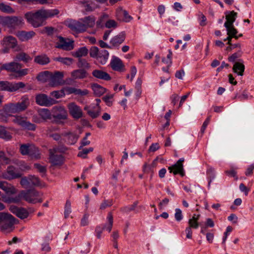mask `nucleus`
Wrapping results in <instances>:
<instances>
[{
    "mask_svg": "<svg viewBox=\"0 0 254 254\" xmlns=\"http://www.w3.org/2000/svg\"><path fill=\"white\" fill-rule=\"evenodd\" d=\"M237 16V13L234 11H227L226 12V21L224 23V26L232 25L235 22Z\"/></svg>",
    "mask_w": 254,
    "mask_h": 254,
    "instance_id": "obj_27",
    "label": "nucleus"
},
{
    "mask_svg": "<svg viewBox=\"0 0 254 254\" xmlns=\"http://www.w3.org/2000/svg\"><path fill=\"white\" fill-rule=\"evenodd\" d=\"M55 61L59 62L64 64L69 65L73 63V59L70 58L57 57L54 59Z\"/></svg>",
    "mask_w": 254,
    "mask_h": 254,
    "instance_id": "obj_39",
    "label": "nucleus"
},
{
    "mask_svg": "<svg viewBox=\"0 0 254 254\" xmlns=\"http://www.w3.org/2000/svg\"><path fill=\"white\" fill-rule=\"evenodd\" d=\"M77 65L79 68L89 69L90 67V64L86 60L81 58L78 59Z\"/></svg>",
    "mask_w": 254,
    "mask_h": 254,
    "instance_id": "obj_43",
    "label": "nucleus"
},
{
    "mask_svg": "<svg viewBox=\"0 0 254 254\" xmlns=\"http://www.w3.org/2000/svg\"><path fill=\"white\" fill-rule=\"evenodd\" d=\"M88 52V50L85 47H82L79 48L76 51L74 52L72 54L73 56L78 59L82 57L86 56Z\"/></svg>",
    "mask_w": 254,
    "mask_h": 254,
    "instance_id": "obj_35",
    "label": "nucleus"
},
{
    "mask_svg": "<svg viewBox=\"0 0 254 254\" xmlns=\"http://www.w3.org/2000/svg\"><path fill=\"white\" fill-rule=\"evenodd\" d=\"M15 59L16 61H22L25 63H28L32 60V58L24 52L17 54Z\"/></svg>",
    "mask_w": 254,
    "mask_h": 254,
    "instance_id": "obj_34",
    "label": "nucleus"
},
{
    "mask_svg": "<svg viewBox=\"0 0 254 254\" xmlns=\"http://www.w3.org/2000/svg\"><path fill=\"white\" fill-rule=\"evenodd\" d=\"M125 34L121 33L113 37L110 40V44L113 47H118L125 40Z\"/></svg>",
    "mask_w": 254,
    "mask_h": 254,
    "instance_id": "obj_22",
    "label": "nucleus"
},
{
    "mask_svg": "<svg viewBox=\"0 0 254 254\" xmlns=\"http://www.w3.org/2000/svg\"><path fill=\"white\" fill-rule=\"evenodd\" d=\"M59 41L56 44V47L64 50L69 51L73 48L72 42L67 41L62 37H59Z\"/></svg>",
    "mask_w": 254,
    "mask_h": 254,
    "instance_id": "obj_18",
    "label": "nucleus"
},
{
    "mask_svg": "<svg viewBox=\"0 0 254 254\" xmlns=\"http://www.w3.org/2000/svg\"><path fill=\"white\" fill-rule=\"evenodd\" d=\"M153 168L149 164L145 163L143 166V171L145 173H151V177H152L153 174Z\"/></svg>",
    "mask_w": 254,
    "mask_h": 254,
    "instance_id": "obj_57",
    "label": "nucleus"
},
{
    "mask_svg": "<svg viewBox=\"0 0 254 254\" xmlns=\"http://www.w3.org/2000/svg\"><path fill=\"white\" fill-rule=\"evenodd\" d=\"M109 55V54L108 51L102 50L99 51L98 57L96 58V59H97L102 64H104L107 62Z\"/></svg>",
    "mask_w": 254,
    "mask_h": 254,
    "instance_id": "obj_31",
    "label": "nucleus"
},
{
    "mask_svg": "<svg viewBox=\"0 0 254 254\" xmlns=\"http://www.w3.org/2000/svg\"><path fill=\"white\" fill-rule=\"evenodd\" d=\"M68 27L77 33H82L86 31L85 26L80 19L78 20H71L68 23Z\"/></svg>",
    "mask_w": 254,
    "mask_h": 254,
    "instance_id": "obj_17",
    "label": "nucleus"
},
{
    "mask_svg": "<svg viewBox=\"0 0 254 254\" xmlns=\"http://www.w3.org/2000/svg\"><path fill=\"white\" fill-rule=\"evenodd\" d=\"M66 150V148L63 145L55 146L52 149H50L49 153H64Z\"/></svg>",
    "mask_w": 254,
    "mask_h": 254,
    "instance_id": "obj_42",
    "label": "nucleus"
},
{
    "mask_svg": "<svg viewBox=\"0 0 254 254\" xmlns=\"http://www.w3.org/2000/svg\"><path fill=\"white\" fill-rule=\"evenodd\" d=\"M22 65L16 62H11L3 64L0 68V70L5 69L8 71L16 73V77H21L28 74V69H21Z\"/></svg>",
    "mask_w": 254,
    "mask_h": 254,
    "instance_id": "obj_5",
    "label": "nucleus"
},
{
    "mask_svg": "<svg viewBox=\"0 0 254 254\" xmlns=\"http://www.w3.org/2000/svg\"><path fill=\"white\" fill-rule=\"evenodd\" d=\"M245 68V67L243 64L239 62H236L233 65V70L238 75L242 76L244 74Z\"/></svg>",
    "mask_w": 254,
    "mask_h": 254,
    "instance_id": "obj_32",
    "label": "nucleus"
},
{
    "mask_svg": "<svg viewBox=\"0 0 254 254\" xmlns=\"http://www.w3.org/2000/svg\"><path fill=\"white\" fill-rule=\"evenodd\" d=\"M112 68L117 71H121L124 66L122 61L118 58L114 57L111 62Z\"/></svg>",
    "mask_w": 254,
    "mask_h": 254,
    "instance_id": "obj_29",
    "label": "nucleus"
},
{
    "mask_svg": "<svg viewBox=\"0 0 254 254\" xmlns=\"http://www.w3.org/2000/svg\"><path fill=\"white\" fill-rule=\"evenodd\" d=\"M0 10L7 13H13L14 12V9L10 6L3 3H0Z\"/></svg>",
    "mask_w": 254,
    "mask_h": 254,
    "instance_id": "obj_41",
    "label": "nucleus"
},
{
    "mask_svg": "<svg viewBox=\"0 0 254 254\" xmlns=\"http://www.w3.org/2000/svg\"><path fill=\"white\" fill-rule=\"evenodd\" d=\"M1 219L0 230L4 233H9L12 231V228L15 223V218L10 214L2 212Z\"/></svg>",
    "mask_w": 254,
    "mask_h": 254,
    "instance_id": "obj_6",
    "label": "nucleus"
},
{
    "mask_svg": "<svg viewBox=\"0 0 254 254\" xmlns=\"http://www.w3.org/2000/svg\"><path fill=\"white\" fill-rule=\"evenodd\" d=\"M2 44L8 48H14L17 46V40L12 36H8L3 38Z\"/></svg>",
    "mask_w": 254,
    "mask_h": 254,
    "instance_id": "obj_24",
    "label": "nucleus"
},
{
    "mask_svg": "<svg viewBox=\"0 0 254 254\" xmlns=\"http://www.w3.org/2000/svg\"><path fill=\"white\" fill-rule=\"evenodd\" d=\"M107 219L108 220V224L102 227L104 228V229H106L109 232H110L113 224V217L111 212L108 213Z\"/></svg>",
    "mask_w": 254,
    "mask_h": 254,
    "instance_id": "obj_38",
    "label": "nucleus"
},
{
    "mask_svg": "<svg viewBox=\"0 0 254 254\" xmlns=\"http://www.w3.org/2000/svg\"><path fill=\"white\" fill-rule=\"evenodd\" d=\"M113 204L112 199L104 200L100 205V209H105L108 207L112 206Z\"/></svg>",
    "mask_w": 254,
    "mask_h": 254,
    "instance_id": "obj_53",
    "label": "nucleus"
},
{
    "mask_svg": "<svg viewBox=\"0 0 254 254\" xmlns=\"http://www.w3.org/2000/svg\"><path fill=\"white\" fill-rule=\"evenodd\" d=\"M34 167L38 171L42 174H45L46 172V168L45 166H42L39 164L36 163L34 164Z\"/></svg>",
    "mask_w": 254,
    "mask_h": 254,
    "instance_id": "obj_60",
    "label": "nucleus"
},
{
    "mask_svg": "<svg viewBox=\"0 0 254 254\" xmlns=\"http://www.w3.org/2000/svg\"><path fill=\"white\" fill-rule=\"evenodd\" d=\"M24 23V20L21 16H0V24L3 26L15 29L22 26Z\"/></svg>",
    "mask_w": 254,
    "mask_h": 254,
    "instance_id": "obj_3",
    "label": "nucleus"
},
{
    "mask_svg": "<svg viewBox=\"0 0 254 254\" xmlns=\"http://www.w3.org/2000/svg\"><path fill=\"white\" fill-rule=\"evenodd\" d=\"M117 12L118 14H123L124 16L126 21H129L132 19V17L128 15L127 12L126 10H123L121 8H118Z\"/></svg>",
    "mask_w": 254,
    "mask_h": 254,
    "instance_id": "obj_48",
    "label": "nucleus"
},
{
    "mask_svg": "<svg viewBox=\"0 0 254 254\" xmlns=\"http://www.w3.org/2000/svg\"><path fill=\"white\" fill-rule=\"evenodd\" d=\"M30 187L33 186H41V181L38 177L35 176L29 175Z\"/></svg>",
    "mask_w": 254,
    "mask_h": 254,
    "instance_id": "obj_40",
    "label": "nucleus"
},
{
    "mask_svg": "<svg viewBox=\"0 0 254 254\" xmlns=\"http://www.w3.org/2000/svg\"><path fill=\"white\" fill-rule=\"evenodd\" d=\"M51 95L56 99L62 98L65 95L64 91V90L54 91L50 93Z\"/></svg>",
    "mask_w": 254,
    "mask_h": 254,
    "instance_id": "obj_51",
    "label": "nucleus"
},
{
    "mask_svg": "<svg viewBox=\"0 0 254 254\" xmlns=\"http://www.w3.org/2000/svg\"><path fill=\"white\" fill-rule=\"evenodd\" d=\"M30 105V101L27 96H22L16 103H9L5 104L2 110H0V121L6 123L7 117L13 114L20 113L25 111Z\"/></svg>",
    "mask_w": 254,
    "mask_h": 254,
    "instance_id": "obj_1",
    "label": "nucleus"
},
{
    "mask_svg": "<svg viewBox=\"0 0 254 254\" xmlns=\"http://www.w3.org/2000/svg\"><path fill=\"white\" fill-rule=\"evenodd\" d=\"M35 34V33L33 31L28 32L21 31L17 32L16 36L21 41H27L32 39Z\"/></svg>",
    "mask_w": 254,
    "mask_h": 254,
    "instance_id": "obj_21",
    "label": "nucleus"
},
{
    "mask_svg": "<svg viewBox=\"0 0 254 254\" xmlns=\"http://www.w3.org/2000/svg\"><path fill=\"white\" fill-rule=\"evenodd\" d=\"M21 176V174L13 166L7 167L5 172L2 173V178L8 180L19 178Z\"/></svg>",
    "mask_w": 254,
    "mask_h": 254,
    "instance_id": "obj_13",
    "label": "nucleus"
},
{
    "mask_svg": "<svg viewBox=\"0 0 254 254\" xmlns=\"http://www.w3.org/2000/svg\"><path fill=\"white\" fill-rule=\"evenodd\" d=\"M91 109L92 110H87V114L92 119L98 118L101 113V107H98V109H97L96 107L93 106Z\"/></svg>",
    "mask_w": 254,
    "mask_h": 254,
    "instance_id": "obj_36",
    "label": "nucleus"
},
{
    "mask_svg": "<svg viewBox=\"0 0 254 254\" xmlns=\"http://www.w3.org/2000/svg\"><path fill=\"white\" fill-rule=\"evenodd\" d=\"M189 227L191 229H196L198 228L199 224L197 221L194 219V218H191L188 221Z\"/></svg>",
    "mask_w": 254,
    "mask_h": 254,
    "instance_id": "obj_49",
    "label": "nucleus"
},
{
    "mask_svg": "<svg viewBox=\"0 0 254 254\" xmlns=\"http://www.w3.org/2000/svg\"><path fill=\"white\" fill-rule=\"evenodd\" d=\"M65 137V142L69 145L74 144L78 140L79 135L76 132L67 131L64 132L62 134Z\"/></svg>",
    "mask_w": 254,
    "mask_h": 254,
    "instance_id": "obj_19",
    "label": "nucleus"
},
{
    "mask_svg": "<svg viewBox=\"0 0 254 254\" xmlns=\"http://www.w3.org/2000/svg\"><path fill=\"white\" fill-rule=\"evenodd\" d=\"M87 75V71L84 69H78L71 72V76L73 79H83Z\"/></svg>",
    "mask_w": 254,
    "mask_h": 254,
    "instance_id": "obj_26",
    "label": "nucleus"
},
{
    "mask_svg": "<svg viewBox=\"0 0 254 254\" xmlns=\"http://www.w3.org/2000/svg\"><path fill=\"white\" fill-rule=\"evenodd\" d=\"M69 114L74 119H78L83 116V112L80 107L75 103L71 102L67 105Z\"/></svg>",
    "mask_w": 254,
    "mask_h": 254,
    "instance_id": "obj_15",
    "label": "nucleus"
},
{
    "mask_svg": "<svg viewBox=\"0 0 254 254\" xmlns=\"http://www.w3.org/2000/svg\"><path fill=\"white\" fill-rule=\"evenodd\" d=\"M12 136L10 132L6 131L3 127L0 128V138L5 140H10Z\"/></svg>",
    "mask_w": 254,
    "mask_h": 254,
    "instance_id": "obj_45",
    "label": "nucleus"
},
{
    "mask_svg": "<svg viewBox=\"0 0 254 254\" xmlns=\"http://www.w3.org/2000/svg\"><path fill=\"white\" fill-rule=\"evenodd\" d=\"M210 116H209L207 118V119L205 120V121L203 123V125L201 127V130H200V131L202 133H203L204 132V131L207 127V125H208V124L210 122Z\"/></svg>",
    "mask_w": 254,
    "mask_h": 254,
    "instance_id": "obj_61",
    "label": "nucleus"
},
{
    "mask_svg": "<svg viewBox=\"0 0 254 254\" xmlns=\"http://www.w3.org/2000/svg\"><path fill=\"white\" fill-rule=\"evenodd\" d=\"M20 185L25 189L30 187L29 176L22 177L20 182Z\"/></svg>",
    "mask_w": 254,
    "mask_h": 254,
    "instance_id": "obj_50",
    "label": "nucleus"
},
{
    "mask_svg": "<svg viewBox=\"0 0 254 254\" xmlns=\"http://www.w3.org/2000/svg\"><path fill=\"white\" fill-rule=\"evenodd\" d=\"M35 100L37 104L46 107L50 106L57 103V101L49 97L45 94L37 95L35 97Z\"/></svg>",
    "mask_w": 254,
    "mask_h": 254,
    "instance_id": "obj_12",
    "label": "nucleus"
},
{
    "mask_svg": "<svg viewBox=\"0 0 254 254\" xmlns=\"http://www.w3.org/2000/svg\"><path fill=\"white\" fill-rule=\"evenodd\" d=\"M114 95L113 94H109L106 95L104 97H103L102 99L106 103V105L110 107L113 104V98Z\"/></svg>",
    "mask_w": 254,
    "mask_h": 254,
    "instance_id": "obj_52",
    "label": "nucleus"
},
{
    "mask_svg": "<svg viewBox=\"0 0 254 254\" xmlns=\"http://www.w3.org/2000/svg\"><path fill=\"white\" fill-rule=\"evenodd\" d=\"M92 75L98 79L108 81L111 79L110 75L106 72L99 69H95L92 71Z\"/></svg>",
    "mask_w": 254,
    "mask_h": 254,
    "instance_id": "obj_23",
    "label": "nucleus"
},
{
    "mask_svg": "<svg viewBox=\"0 0 254 254\" xmlns=\"http://www.w3.org/2000/svg\"><path fill=\"white\" fill-rule=\"evenodd\" d=\"M22 199H24V196H21V192L15 197L11 198L10 201L14 203L19 202Z\"/></svg>",
    "mask_w": 254,
    "mask_h": 254,
    "instance_id": "obj_64",
    "label": "nucleus"
},
{
    "mask_svg": "<svg viewBox=\"0 0 254 254\" xmlns=\"http://www.w3.org/2000/svg\"><path fill=\"white\" fill-rule=\"evenodd\" d=\"M175 218L178 222L181 221L183 218L182 210L179 208L175 209Z\"/></svg>",
    "mask_w": 254,
    "mask_h": 254,
    "instance_id": "obj_56",
    "label": "nucleus"
},
{
    "mask_svg": "<svg viewBox=\"0 0 254 254\" xmlns=\"http://www.w3.org/2000/svg\"><path fill=\"white\" fill-rule=\"evenodd\" d=\"M39 116L44 120L50 119L52 114L48 109H42L38 111Z\"/></svg>",
    "mask_w": 254,
    "mask_h": 254,
    "instance_id": "obj_37",
    "label": "nucleus"
},
{
    "mask_svg": "<svg viewBox=\"0 0 254 254\" xmlns=\"http://www.w3.org/2000/svg\"><path fill=\"white\" fill-rule=\"evenodd\" d=\"M80 20L85 25L86 30L89 27H93L95 25V18L93 16H86L81 18Z\"/></svg>",
    "mask_w": 254,
    "mask_h": 254,
    "instance_id": "obj_30",
    "label": "nucleus"
},
{
    "mask_svg": "<svg viewBox=\"0 0 254 254\" xmlns=\"http://www.w3.org/2000/svg\"><path fill=\"white\" fill-rule=\"evenodd\" d=\"M88 218H89V215L87 214H85L82 218L81 220V225L82 226H87L88 223Z\"/></svg>",
    "mask_w": 254,
    "mask_h": 254,
    "instance_id": "obj_59",
    "label": "nucleus"
},
{
    "mask_svg": "<svg viewBox=\"0 0 254 254\" xmlns=\"http://www.w3.org/2000/svg\"><path fill=\"white\" fill-rule=\"evenodd\" d=\"M54 30V29L52 27H45L42 31V33H46L48 35H50L53 34Z\"/></svg>",
    "mask_w": 254,
    "mask_h": 254,
    "instance_id": "obj_62",
    "label": "nucleus"
},
{
    "mask_svg": "<svg viewBox=\"0 0 254 254\" xmlns=\"http://www.w3.org/2000/svg\"><path fill=\"white\" fill-rule=\"evenodd\" d=\"M49 161L54 166H61L64 163V157L61 154L49 153Z\"/></svg>",
    "mask_w": 254,
    "mask_h": 254,
    "instance_id": "obj_20",
    "label": "nucleus"
},
{
    "mask_svg": "<svg viewBox=\"0 0 254 254\" xmlns=\"http://www.w3.org/2000/svg\"><path fill=\"white\" fill-rule=\"evenodd\" d=\"M90 141L89 140H87V138H86V137H84L82 139V140L81 141V142H80L81 145L79 147L78 149L79 150L81 149V148L83 146L88 145L90 144Z\"/></svg>",
    "mask_w": 254,
    "mask_h": 254,
    "instance_id": "obj_63",
    "label": "nucleus"
},
{
    "mask_svg": "<svg viewBox=\"0 0 254 254\" xmlns=\"http://www.w3.org/2000/svg\"><path fill=\"white\" fill-rule=\"evenodd\" d=\"M42 195V193L35 189L22 190L21 191V196H24V200L31 203L42 202L43 201V199L41 198Z\"/></svg>",
    "mask_w": 254,
    "mask_h": 254,
    "instance_id": "obj_7",
    "label": "nucleus"
},
{
    "mask_svg": "<svg viewBox=\"0 0 254 254\" xmlns=\"http://www.w3.org/2000/svg\"><path fill=\"white\" fill-rule=\"evenodd\" d=\"M24 86L25 84L22 82L14 83L9 82L7 81H0V91L14 92Z\"/></svg>",
    "mask_w": 254,
    "mask_h": 254,
    "instance_id": "obj_8",
    "label": "nucleus"
},
{
    "mask_svg": "<svg viewBox=\"0 0 254 254\" xmlns=\"http://www.w3.org/2000/svg\"><path fill=\"white\" fill-rule=\"evenodd\" d=\"M60 11L57 9H40L35 12H29L25 14V18L27 22L34 28L39 27L43 25L45 21L49 18L57 15Z\"/></svg>",
    "mask_w": 254,
    "mask_h": 254,
    "instance_id": "obj_2",
    "label": "nucleus"
},
{
    "mask_svg": "<svg viewBox=\"0 0 254 254\" xmlns=\"http://www.w3.org/2000/svg\"><path fill=\"white\" fill-rule=\"evenodd\" d=\"M10 162V158L6 156L3 151H0V163L1 164H8Z\"/></svg>",
    "mask_w": 254,
    "mask_h": 254,
    "instance_id": "obj_46",
    "label": "nucleus"
},
{
    "mask_svg": "<svg viewBox=\"0 0 254 254\" xmlns=\"http://www.w3.org/2000/svg\"><path fill=\"white\" fill-rule=\"evenodd\" d=\"M117 23L114 20H108L105 23V27L107 28H116Z\"/></svg>",
    "mask_w": 254,
    "mask_h": 254,
    "instance_id": "obj_58",
    "label": "nucleus"
},
{
    "mask_svg": "<svg viewBox=\"0 0 254 254\" xmlns=\"http://www.w3.org/2000/svg\"><path fill=\"white\" fill-rule=\"evenodd\" d=\"M52 116L56 120H65L67 117V113L64 107L57 106L52 108Z\"/></svg>",
    "mask_w": 254,
    "mask_h": 254,
    "instance_id": "obj_11",
    "label": "nucleus"
},
{
    "mask_svg": "<svg viewBox=\"0 0 254 254\" xmlns=\"http://www.w3.org/2000/svg\"><path fill=\"white\" fill-rule=\"evenodd\" d=\"M0 189L7 194H14L16 192L15 188L5 181L0 182Z\"/></svg>",
    "mask_w": 254,
    "mask_h": 254,
    "instance_id": "obj_25",
    "label": "nucleus"
},
{
    "mask_svg": "<svg viewBox=\"0 0 254 254\" xmlns=\"http://www.w3.org/2000/svg\"><path fill=\"white\" fill-rule=\"evenodd\" d=\"M99 51L98 47L95 46L92 47L90 49V56L91 58L96 59L98 57Z\"/></svg>",
    "mask_w": 254,
    "mask_h": 254,
    "instance_id": "obj_54",
    "label": "nucleus"
},
{
    "mask_svg": "<svg viewBox=\"0 0 254 254\" xmlns=\"http://www.w3.org/2000/svg\"><path fill=\"white\" fill-rule=\"evenodd\" d=\"M20 152L23 155H29L36 158L39 157V151L37 147L33 144H22L20 147Z\"/></svg>",
    "mask_w": 254,
    "mask_h": 254,
    "instance_id": "obj_9",
    "label": "nucleus"
},
{
    "mask_svg": "<svg viewBox=\"0 0 254 254\" xmlns=\"http://www.w3.org/2000/svg\"><path fill=\"white\" fill-rule=\"evenodd\" d=\"M13 118L12 120V122L21 126L24 129L30 130H34L35 129V125L27 121L25 118L21 116H13Z\"/></svg>",
    "mask_w": 254,
    "mask_h": 254,
    "instance_id": "obj_10",
    "label": "nucleus"
},
{
    "mask_svg": "<svg viewBox=\"0 0 254 254\" xmlns=\"http://www.w3.org/2000/svg\"><path fill=\"white\" fill-rule=\"evenodd\" d=\"M83 7L86 11H92L96 8V6L93 2L88 1L85 5H83Z\"/></svg>",
    "mask_w": 254,
    "mask_h": 254,
    "instance_id": "obj_55",
    "label": "nucleus"
},
{
    "mask_svg": "<svg viewBox=\"0 0 254 254\" xmlns=\"http://www.w3.org/2000/svg\"><path fill=\"white\" fill-rule=\"evenodd\" d=\"M138 204L137 201H135L132 205L126 206L121 208V210L123 212L128 213L134 210L135 208Z\"/></svg>",
    "mask_w": 254,
    "mask_h": 254,
    "instance_id": "obj_47",
    "label": "nucleus"
},
{
    "mask_svg": "<svg viewBox=\"0 0 254 254\" xmlns=\"http://www.w3.org/2000/svg\"><path fill=\"white\" fill-rule=\"evenodd\" d=\"M225 27L226 28L227 34H229L234 36V38L236 39H238V37L236 35L237 33H238L237 30L234 27L233 24L232 25H227V26Z\"/></svg>",
    "mask_w": 254,
    "mask_h": 254,
    "instance_id": "obj_44",
    "label": "nucleus"
},
{
    "mask_svg": "<svg viewBox=\"0 0 254 254\" xmlns=\"http://www.w3.org/2000/svg\"><path fill=\"white\" fill-rule=\"evenodd\" d=\"M34 62L40 65H46L50 62V60L46 55L42 54L36 56Z\"/></svg>",
    "mask_w": 254,
    "mask_h": 254,
    "instance_id": "obj_28",
    "label": "nucleus"
},
{
    "mask_svg": "<svg viewBox=\"0 0 254 254\" xmlns=\"http://www.w3.org/2000/svg\"><path fill=\"white\" fill-rule=\"evenodd\" d=\"M91 87L95 95L98 97L102 95L106 90L105 88L97 83L92 84Z\"/></svg>",
    "mask_w": 254,
    "mask_h": 254,
    "instance_id": "obj_33",
    "label": "nucleus"
},
{
    "mask_svg": "<svg viewBox=\"0 0 254 254\" xmlns=\"http://www.w3.org/2000/svg\"><path fill=\"white\" fill-rule=\"evenodd\" d=\"M63 77L64 74L62 72L56 71L53 73L48 71H45L39 74L38 79L39 80H43L45 79V77H49L50 85L52 86H55L62 83Z\"/></svg>",
    "mask_w": 254,
    "mask_h": 254,
    "instance_id": "obj_4",
    "label": "nucleus"
},
{
    "mask_svg": "<svg viewBox=\"0 0 254 254\" xmlns=\"http://www.w3.org/2000/svg\"><path fill=\"white\" fill-rule=\"evenodd\" d=\"M184 158H180L174 165L168 167L170 173H173L174 175L180 174L182 176L185 175L183 162Z\"/></svg>",
    "mask_w": 254,
    "mask_h": 254,
    "instance_id": "obj_16",
    "label": "nucleus"
},
{
    "mask_svg": "<svg viewBox=\"0 0 254 254\" xmlns=\"http://www.w3.org/2000/svg\"><path fill=\"white\" fill-rule=\"evenodd\" d=\"M9 210L17 217L22 219L27 218L29 213L33 212L31 209H29V211H28L24 208L18 207L14 205H11Z\"/></svg>",
    "mask_w": 254,
    "mask_h": 254,
    "instance_id": "obj_14",
    "label": "nucleus"
}]
</instances>
